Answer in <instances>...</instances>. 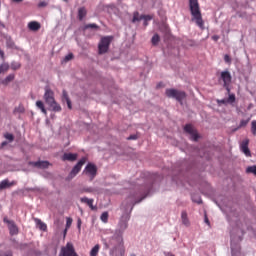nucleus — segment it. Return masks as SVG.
<instances>
[{
    "label": "nucleus",
    "mask_w": 256,
    "mask_h": 256,
    "mask_svg": "<svg viewBox=\"0 0 256 256\" xmlns=\"http://www.w3.org/2000/svg\"><path fill=\"white\" fill-rule=\"evenodd\" d=\"M189 9L192 15V21H195L196 25L201 29H205V21H203L199 0H189Z\"/></svg>",
    "instance_id": "f257e3e1"
},
{
    "label": "nucleus",
    "mask_w": 256,
    "mask_h": 256,
    "mask_svg": "<svg viewBox=\"0 0 256 256\" xmlns=\"http://www.w3.org/2000/svg\"><path fill=\"white\" fill-rule=\"evenodd\" d=\"M103 245L105 246V249L112 247L113 253H115V251H120L121 255L125 253L123 236H113L109 239V242H107V240H103Z\"/></svg>",
    "instance_id": "f03ea898"
},
{
    "label": "nucleus",
    "mask_w": 256,
    "mask_h": 256,
    "mask_svg": "<svg viewBox=\"0 0 256 256\" xmlns=\"http://www.w3.org/2000/svg\"><path fill=\"white\" fill-rule=\"evenodd\" d=\"M166 96L172 99H176V101L183 105V100L187 97V94L177 89H167Z\"/></svg>",
    "instance_id": "7ed1b4c3"
},
{
    "label": "nucleus",
    "mask_w": 256,
    "mask_h": 256,
    "mask_svg": "<svg viewBox=\"0 0 256 256\" xmlns=\"http://www.w3.org/2000/svg\"><path fill=\"white\" fill-rule=\"evenodd\" d=\"M112 40L113 37L111 36H105L101 38L100 43L98 44L99 55H103L109 51V46L111 45Z\"/></svg>",
    "instance_id": "20e7f679"
},
{
    "label": "nucleus",
    "mask_w": 256,
    "mask_h": 256,
    "mask_svg": "<svg viewBox=\"0 0 256 256\" xmlns=\"http://www.w3.org/2000/svg\"><path fill=\"white\" fill-rule=\"evenodd\" d=\"M83 173L90 178V181H93L97 177V166L93 163H88Z\"/></svg>",
    "instance_id": "39448f33"
},
{
    "label": "nucleus",
    "mask_w": 256,
    "mask_h": 256,
    "mask_svg": "<svg viewBox=\"0 0 256 256\" xmlns=\"http://www.w3.org/2000/svg\"><path fill=\"white\" fill-rule=\"evenodd\" d=\"M86 161H87L86 158H82L81 160L78 161V163L73 167V169L69 174L70 179H73V177L78 175V173L81 171L83 167V164L86 163Z\"/></svg>",
    "instance_id": "423d86ee"
},
{
    "label": "nucleus",
    "mask_w": 256,
    "mask_h": 256,
    "mask_svg": "<svg viewBox=\"0 0 256 256\" xmlns=\"http://www.w3.org/2000/svg\"><path fill=\"white\" fill-rule=\"evenodd\" d=\"M11 66L9 63H5V52L0 48V75L1 73H7Z\"/></svg>",
    "instance_id": "0eeeda50"
},
{
    "label": "nucleus",
    "mask_w": 256,
    "mask_h": 256,
    "mask_svg": "<svg viewBox=\"0 0 256 256\" xmlns=\"http://www.w3.org/2000/svg\"><path fill=\"white\" fill-rule=\"evenodd\" d=\"M221 79L224 83L225 89L230 93L229 85L231 84V73L229 71L221 72Z\"/></svg>",
    "instance_id": "6e6552de"
},
{
    "label": "nucleus",
    "mask_w": 256,
    "mask_h": 256,
    "mask_svg": "<svg viewBox=\"0 0 256 256\" xmlns=\"http://www.w3.org/2000/svg\"><path fill=\"white\" fill-rule=\"evenodd\" d=\"M43 99L47 105L55 101V92L51 88H46Z\"/></svg>",
    "instance_id": "1a4fd4ad"
},
{
    "label": "nucleus",
    "mask_w": 256,
    "mask_h": 256,
    "mask_svg": "<svg viewBox=\"0 0 256 256\" xmlns=\"http://www.w3.org/2000/svg\"><path fill=\"white\" fill-rule=\"evenodd\" d=\"M240 150L246 157H251V150H249V139L246 138L240 143Z\"/></svg>",
    "instance_id": "9d476101"
},
{
    "label": "nucleus",
    "mask_w": 256,
    "mask_h": 256,
    "mask_svg": "<svg viewBox=\"0 0 256 256\" xmlns=\"http://www.w3.org/2000/svg\"><path fill=\"white\" fill-rule=\"evenodd\" d=\"M184 131L186 133H189V135H191L192 141H197V139H199V135L197 134V132H195V129L193 128V126L191 124H187L184 127Z\"/></svg>",
    "instance_id": "9b49d317"
},
{
    "label": "nucleus",
    "mask_w": 256,
    "mask_h": 256,
    "mask_svg": "<svg viewBox=\"0 0 256 256\" xmlns=\"http://www.w3.org/2000/svg\"><path fill=\"white\" fill-rule=\"evenodd\" d=\"M29 165L32 167H37V169H48L49 168V161H37V162H30Z\"/></svg>",
    "instance_id": "f8f14e48"
},
{
    "label": "nucleus",
    "mask_w": 256,
    "mask_h": 256,
    "mask_svg": "<svg viewBox=\"0 0 256 256\" xmlns=\"http://www.w3.org/2000/svg\"><path fill=\"white\" fill-rule=\"evenodd\" d=\"M48 107H50L51 111H54V113H61L62 111L61 105L57 103L56 100L50 102V104H48Z\"/></svg>",
    "instance_id": "ddd939ff"
},
{
    "label": "nucleus",
    "mask_w": 256,
    "mask_h": 256,
    "mask_svg": "<svg viewBox=\"0 0 256 256\" xmlns=\"http://www.w3.org/2000/svg\"><path fill=\"white\" fill-rule=\"evenodd\" d=\"M7 225L11 235H17L19 233V229L17 228V225H15V222L7 221Z\"/></svg>",
    "instance_id": "4468645a"
},
{
    "label": "nucleus",
    "mask_w": 256,
    "mask_h": 256,
    "mask_svg": "<svg viewBox=\"0 0 256 256\" xmlns=\"http://www.w3.org/2000/svg\"><path fill=\"white\" fill-rule=\"evenodd\" d=\"M28 29L30 31H39V29H41V24L37 21H31L28 23Z\"/></svg>",
    "instance_id": "2eb2a0df"
},
{
    "label": "nucleus",
    "mask_w": 256,
    "mask_h": 256,
    "mask_svg": "<svg viewBox=\"0 0 256 256\" xmlns=\"http://www.w3.org/2000/svg\"><path fill=\"white\" fill-rule=\"evenodd\" d=\"M62 101L63 103H67L68 109H73V106L71 105V99H69V94H67V91L65 90L62 92Z\"/></svg>",
    "instance_id": "dca6fc26"
},
{
    "label": "nucleus",
    "mask_w": 256,
    "mask_h": 256,
    "mask_svg": "<svg viewBox=\"0 0 256 256\" xmlns=\"http://www.w3.org/2000/svg\"><path fill=\"white\" fill-rule=\"evenodd\" d=\"M62 161H77V154L64 153L62 156Z\"/></svg>",
    "instance_id": "f3484780"
},
{
    "label": "nucleus",
    "mask_w": 256,
    "mask_h": 256,
    "mask_svg": "<svg viewBox=\"0 0 256 256\" xmlns=\"http://www.w3.org/2000/svg\"><path fill=\"white\" fill-rule=\"evenodd\" d=\"M15 185V182H9V180L5 179L0 182V191H3V189H9V187H13Z\"/></svg>",
    "instance_id": "a211bd4d"
},
{
    "label": "nucleus",
    "mask_w": 256,
    "mask_h": 256,
    "mask_svg": "<svg viewBox=\"0 0 256 256\" xmlns=\"http://www.w3.org/2000/svg\"><path fill=\"white\" fill-rule=\"evenodd\" d=\"M35 223L40 231H47V224H45L41 219L35 218Z\"/></svg>",
    "instance_id": "6ab92c4d"
},
{
    "label": "nucleus",
    "mask_w": 256,
    "mask_h": 256,
    "mask_svg": "<svg viewBox=\"0 0 256 256\" xmlns=\"http://www.w3.org/2000/svg\"><path fill=\"white\" fill-rule=\"evenodd\" d=\"M36 107H37V109H40V111L44 115H47V109L45 108V103H43V101H41V100L36 101Z\"/></svg>",
    "instance_id": "aec40b11"
},
{
    "label": "nucleus",
    "mask_w": 256,
    "mask_h": 256,
    "mask_svg": "<svg viewBox=\"0 0 256 256\" xmlns=\"http://www.w3.org/2000/svg\"><path fill=\"white\" fill-rule=\"evenodd\" d=\"M12 81H15V74H9L4 80H2V85H9Z\"/></svg>",
    "instance_id": "412c9836"
},
{
    "label": "nucleus",
    "mask_w": 256,
    "mask_h": 256,
    "mask_svg": "<svg viewBox=\"0 0 256 256\" xmlns=\"http://www.w3.org/2000/svg\"><path fill=\"white\" fill-rule=\"evenodd\" d=\"M127 221H129L128 217H122L119 222V227L121 231H125L127 229Z\"/></svg>",
    "instance_id": "4be33fe9"
},
{
    "label": "nucleus",
    "mask_w": 256,
    "mask_h": 256,
    "mask_svg": "<svg viewBox=\"0 0 256 256\" xmlns=\"http://www.w3.org/2000/svg\"><path fill=\"white\" fill-rule=\"evenodd\" d=\"M87 15V10L85 7H81L78 10V19L79 21H83V18Z\"/></svg>",
    "instance_id": "5701e85b"
},
{
    "label": "nucleus",
    "mask_w": 256,
    "mask_h": 256,
    "mask_svg": "<svg viewBox=\"0 0 256 256\" xmlns=\"http://www.w3.org/2000/svg\"><path fill=\"white\" fill-rule=\"evenodd\" d=\"M181 219H182L183 225H186V227H188V225H189V218L187 217V211H182Z\"/></svg>",
    "instance_id": "b1692460"
},
{
    "label": "nucleus",
    "mask_w": 256,
    "mask_h": 256,
    "mask_svg": "<svg viewBox=\"0 0 256 256\" xmlns=\"http://www.w3.org/2000/svg\"><path fill=\"white\" fill-rule=\"evenodd\" d=\"M101 249V246L99 244H96L90 251V256H97L99 255V250Z\"/></svg>",
    "instance_id": "393cba45"
},
{
    "label": "nucleus",
    "mask_w": 256,
    "mask_h": 256,
    "mask_svg": "<svg viewBox=\"0 0 256 256\" xmlns=\"http://www.w3.org/2000/svg\"><path fill=\"white\" fill-rule=\"evenodd\" d=\"M160 41H161V37H159V34H154L151 39L152 45H158Z\"/></svg>",
    "instance_id": "a878e982"
},
{
    "label": "nucleus",
    "mask_w": 256,
    "mask_h": 256,
    "mask_svg": "<svg viewBox=\"0 0 256 256\" xmlns=\"http://www.w3.org/2000/svg\"><path fill=\"white\" fill-rule=\"evenodd\" d=\"M100 219L102 223H108L109 222V212H103L100 216Z\"/></svg>",
    "instance_id": "bb28decb"
},
{
    "label": "nucleus",
    "mask_w": 256,
    "mask_h": 256,
    "mask_svg": "<svg viewBox=\"0 0 256 256\" xmlns=\"http://www.w3.org/2000/svg\"><path fill=\"white\" fill-rule=\"evenodd\" d=\"M143 18L139 15V12H134L133 13V19L132 23H139V21H142Z\"/></svg>",
    "instance_id": "cd10ccee"
},
{
    "label": "nucleus",
    "mask_w": 256,
    "mask_h": 256,
    "mask_svg": "<svg viewBox=\"0 0 256 256\" xmlns=\"http://www.w3.org/2000/svg\"><path fill=\"white\" fill-rule=\"evenodd\" d=\"M246 173L252 174V175H255V176H256V165L248 166V167L246 168Z\"/></svg>",
    "instance_id": "c85d7f7f"
},
{
    "label": "nucleus",
    "mask_w": 256,
    "mask_h": 256,
    "mask_svg": "<svg viewBox=\"0 0 256 256\" xmlns=\"http://www.w3.org/2000/svg\"><path fill=\"white\" fill-rule=\"evenodd\" d=\"M4 138L7 139L8 143H13V141H15V136L11 133H5Z\"/></svg>",
    "instance_id": "c756f323"
},
{
    "label": "nucleus",
    "mask_w": 256,
    "mask_h": 256,
    "mask_svg": "<svg viewBox=\"0 0 256 256\" xmlns=\"http://www.w3.org/2000/svg\"><path fill=\"white\" fill-rule=\"evenodd\" d=\"M94 199H90L87 201L86 205H88V207H90V209L92 211H96L97 210V206H94L93 203H94Z\"/></svg>",
    "instance_id": "7c9ffc66"
},
{
    "label": "nucleus",
    "mask_w": 256,
    "mask_h": 256,
    "mask_svg": "<svg viewBox=\"0 0 256 256\" xmlns=\"http://www.w3.org/2000/svg\"><path fill=\"white\" fill-rule=\"evenodd\" d=\"M10 67L13 71H17L18 69H21V64L18 62H12Z\"/></svg>",
    "instance_id": "2f4dec72"
},
{
    "label": "nucleus",
    "mask_w": 256,
    "mask_h": 256,
    "mask_svg": "<svg viewBox=\"0 0 256 256\" xmlns=\"http://www.w3.org/2000/svg\"><path fill=\"white\" fill-rule=\"evenodd\" d=\"M249 121H251V119L249 118L247 120H241L238 126V129H241L242 127H247V125L249 124Z\"/></svg>",
    "instance_id": "473e14b6"
},
{
    "label": "nucleus",
    "mask_w": 256,
    "mask_h": 256,
    "mask_svg": "<svg viewBox=\"0 0 256 256\" xmlns=\"http://www.w3.org/2000/svg\"><path fill=\"white\" fill-rule=\"evenodd\" d=\"M251 133L254 135V137L256 136V120L251 122Z\"/></svg>",
    "instance_id": "72a5a7b5"
},
{
    "label": "nucleus",
    "mask_w": 256,
    "mask_h": 256,
    "mask_svg": "<svg viewBox=\"0 0 256 256\" xmlns=\"http://www.w3.org/2000/svg\"><path fill=\"white\" fill-rule=\"evenodd\" d=\"M73 225V218H66V229H70Z\"/></svg>",
    "instance_id": "f704fd0d"
},
{
    "label": "nucleus",
    "mask_w": 256,
    "mask_h": 256,
    "mask_svg": "<svg viewBox=\"0 0 256 256\" xmlns=\"http://www.w3.org/2000/svg\"><path fill=\"white\" fill-rule=\"evenodd\" d=\"M84 29H99V26L97 24H87Z\"/></svg>",
    "instance_id": "c9c22d12"
},
{
    "label": "nucleus",
    "mask_w": 256,
    "mask_h": 256,
    "mask_svg": "<svg viewBox=\"0 0 256 256\" xmlns=\"http://www.w3.org/2000/svg\"><path fill=\"white\" fill-rule=\"evenodd\" d=\"M226 101L227 103H235V94H230Z\"/></svg>",
    "instance_id": "e433bc0d"
},
{
    "label": "nucleus",
    "mask_w": 256,
    "mask_h": 256,
    "mask_svg": "<svg viewBox=\"0 0 256 256\" xmlns=\"http://www.w3.org/2000/svg\"><path fill=\"white\" fill-rule=\"evenodd\" d=\"M14 111L15 113H25V108L23 106H18Z\"/></svg>",
    "instance_id": "4c0bfd02"
},
{
    "label": "nucleus",
    "mask_w": 256,
    "mask_h": 256,
    "mask_svg": "<svg viewBox=\"0 0 256 256\" xmlns=\"http://www.w3.org/2000/svg\"><path fill=\"white\" fill-rule=\"evenodd\" d=\"M49 5V3L47 1H40L38 3V7L43 8V7H47Z\"/></svg>",
    "instance_id": "58836bf2"
},
{
    "label": "nucleus",
    "mask_w": 256,
    "mask_h": 256,
    "mask_svg": "<svg viewBox=\"0 0 256 256\" xmlns=\"http://www.w3.org/2000/svg\"><path fill=\"white\" fill-rule=\"evenodd\" d=\"M141 19L144 21H151L153 18L150 15H141Z\"/></svg>",
    "instance_id": "ea45409f"
},
{
    "label": "nucleus",
    "mask_w": 256,
    "mask_h": 256,
    "mask_svg": "<svg viewBox=\"0 0 256 256\" xmlns=\"http://www.w3.org/2000/svg\"><path fill=\"white\" fill-rule=\"evenodd\" d=\"M224 61H225V63H228V64L230 65V63H231V57H230L228 54H226V55L224 56Z\"/></svg>",
    "instance_id": "a19ab883"
},
{
    "label": "nucleus",
    "mask_w": 256,
    "mask_h": 256,
    "mask_svg": "<svg viewBox=\"0 0 256 256\" xmlns=\"http://www.w3.org/2000/svg\"><path fill=\"white\" fill-rule=\"evenodd\" d=\"M71 59H73V53L66 55L64 61H71Z\"/></svg>",
    "instance_id": "79ce46f5"
},
{
    "label": "nucleus",
    "mask_w": 256,
    "mask_h": 256,
    "mask_svg": "<svg viewBox=\"0 0 256 256\" xmlns=\"http://www.w3.org/2000/svg\"><path fill=\"white\" fill-rule=\"evenodd\" d=\"M81 225H82L81 218H78L77 219V227H78L79 231H81Z\"/></svg>",
    "instance_id": "37998d69"
},
{
    "label": "nucleus",
    "mask_w": 256,
    "mask_h": 256,
    "mask_svg": "<svg viewBox=\"0 0 256 256\" xmlns=\"http://www.w3.org/2000/svg\"><path fill=\"white\" fill-rule=\"evenodd\" d=\"M89 200H90V199L87 198V197H82V198H80L81 203H86V204H87V202H88Z\"/></svg>",
    "instance_id": "c03bdc74"
},
{
    "label": "nucleus",
    "mask_w": 256,
    "mask_h": 256,
    "mask_svg": "<svg viewBox=\"0 0 256 256\" xmlns=\"http://www.w3.org/2000/svg\"><path fill=\"white\" fill-rule=\"evenodd\" d=\"M136 139H137V135H130L128 137V141H131V140L135 141Z\"/></svg>",
    "instance_id": "a18cd8bd"
},
{
    "label": "nucleus",
    "mask_w": 256,
    "mask_h": 256,
    "mask_svg": "<svg viewBox=\"0 0 256 256\" xmlns=\"http://www.w3.org/2000/svg\"><path fill=\"white\" fill-rule=\"evenodd\" d=\"M1 256H13V252L8 251V252L2 254Z\"/></svg>",
    "instance_id": "49530a36"
},
{
    "label": "nucleus",
    "mask_w": 256,
    "mask_h": 256,
    "mask_svg": "<svg viewBox=\"0 0 256 256\" xmlns=\"http://www.w3.org/2000/svg\"><path fill=\"white\" fill-rule=\"evenodd\" d=\"M218 103H221L222 105H225V103H227V100H225V99L218 100Z\"/></svg>",
    "instance_id": "de8ad7c7"
},
{
    "label": "nucleus",
    "mask_w": 256,
    "mask_h": 256,
    "mask_svg": "<svg viewBox=\"0 0 256 256\" xmlns=\"http://www.w3.org/2000/svg\"><path fill=\"white\" fill-rule=\"evenodd\" d=\"M6 145H9V142L4 141V142L1 143V147H6Z\"/></svg>",
    "instance_id": "09e8293b"
},
{
    "label": "nucleus",
    "mask_w": 256,
    "mask_h": 256,
    "mask_svg": "<svg viewBox=\"0 0 256 256\" xmlns=\"http://www.w3.org/2000/svg\"><path fill=\"white\" fill-rule=\"evenodd\" d=\"M213 41H219V36H212Z\"/></svg>",
    "instance_id": "8fccbe9b"
},
{
    "label": "nucleus",
    "mask_w": 256,
    "mask_h": 256,
    "mask_svg": "<svg viewBox=\"0 0 256 256\" xmlns=\"http://www.w3.org/2000/svg\"><path fill=\"white\" fill-rule=\"evenodd\" d=\"M192 201H195L196 203H201V198H199L198 200H195V198H192Z\"/></svg>",
    "instance_id": "3c124183"
},
{
    "label": "nucleus",
    "mask_w": 256,
    "mask_h": 256,
    "mask_svg": "<svg viewBox=\"0 0 256 256\" xmlns=\"http://www.w3.org/2000/svg\"><path fill=\"white\" fill-rule=\"evenodd\" d=\"M14 3H23V0H12Z\"/></svg>",
    "instance_id": "603ef678"
},
{
    "label": "nucleus",
    "mask_w": 256,
    "mask_h": 256,
    "mask_svg": "<svg viewBox=\"0 0 256 256\" xmlns=\"http://www.w3.org/2000/svg\"><path fill=\"white\" fill-rule=\"evenodd\" d=\"M85 191H86V193H91L93 191V189L87 188Z\"/></svg>",
    "instance_id": "864d4df0"
},
{
    "label": "nucleus",
    "mask_w": 256,
    "mask_h": 256,
    "mask_svg": "<svg viewBox=\"0 0 256 256\" xmlns=\"http://www.w3.org/2000/svg\"><path fill=\"white\" fill-rule=\"evenodd\" d=\"M147 25H149V23L146 20H144V27H147Z\"/></svg>",
    "instance_id": "5fc2aeb1"
},
{
    "label": "nucleus",
    "mask_w": 256,
    "mask_h": 256,
    "mask_svg": "<svg viewBox=\"0 0 256 256\" xmlns=\"http://www.w3.org/2000/svg\"><path fill=\"white\" fill-rule=\"evenodd\" d=\"M205 223L209 225V218H205Z\"/></svg>",
    "instance_id": "6e6d98bb"
},
{
    "label": "nucleus",
    "mask_w": 256,
    "mask_h": 256,
    "mask_svg": "<svg viewBox=\"0 0 256 256\" xmlns=\"http://www.w3.org/2000/svg\"><path fill=\"white\" fill-rule=\"evenodd\" d=\"M7 221H11V220L4 218V223H7Z\"/></svg>",
    "instance_id": "4d7b16f0"
},
{
    "label": "nucleus",
    "mask_w": 256,
    "mask_h": 256,
    "mask_svg": "<svg viewBox=\"0 0 256 256\" xmlns=\"http://www.w3.org/2000/svg\"><path fill=\"white\" fill-rule=\"evenodd\" d=\"M67 229H68V228H66V229L64 230V235H67Z\"/></svg>",
    "instance_id": "13d9d810"
},
{
    "label": "nucleus",
    "mask_w": 256,
    "mask_h": 256,
    "mask_svg": "<svg viewBox=\"0 0 256 256\" xmlns=\"http://www.w3.org/2000/svg\"><path fill=\"white\" fill-rule=\"evenodd\" d=\"M130 256H135V254H131Z\"/></svg>",
    "instance_id": "bf43d9fd"
},
{
    "label": "nucleus",
    "mask_w": 256,
    "mask_h": 256,
    "mask_svg": "<svg viewBox=\"0 0 256 256\" xmlns=\"http://www.w3.org/2000/svg\"><path fill=\"white\" fill-rule=\"evenodd\" d=\"M64 1H67V0H64Z\"/></svg>",
    "instance_id": "052dcab7"
}]
</instances>
